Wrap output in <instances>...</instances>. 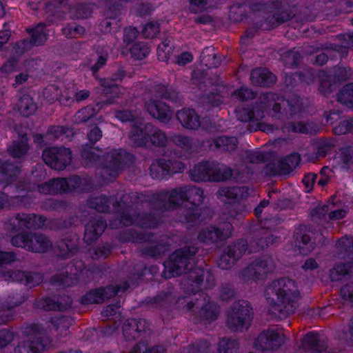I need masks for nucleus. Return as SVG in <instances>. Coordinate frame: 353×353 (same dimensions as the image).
Returning <instances> with one entry per match:
<instances>
[{
	"mask_svg": "<svg viewBox=\"0 0 353 353\" xmlns=\"http://www.w3.org/2000/svg\"><path fill=\"white\" fill-rule=\"evenodd\" d=\"M131 197L134 201H147L152 208L163 210H171L185 201H188L185 205L199 206L204 199L203 190L194 185H184L170 192L152 194H132Z\"/></svg>",
	"mask_w": 353,
	"mask_h": 353,
	"instance_id": "nucleus-1",
	"label": "nucleus"
},
{
	"mask_svg": "<svg viewBox=\"0 0 353 353\" xmlns=\"http://www.w3.org/2000/svg\"><path fill=\"white\" fill-rule=\"evenodd\" d=\"M299 292L295 282L289 278H281L268 285L265 296L272 312L280 319L293 314L296 309Z\"/></svg>",
	"mask_w": 353,
	"mask_h": 353,
	"instance_id": "nucleus-2",
	"label": "nucleus"
},
{
	"mask_svg": "<svg viewBox=\"0 0 353 353\" xmlns=\"http://www.w3.org/2000/svg\"><path fill=\"white\" fill-rule=\"evenodd\" d=\"M204 275L205 272L203 269L196 268L181 282V288L185 292L192 294L190 300L187 301L186 307L188 310L194 313H197L210 302L209 296L201 291Z\"/></svg>",
	"mask_w": 353,
	"mask_h": 353,
	"instance_id": "nucleus-3",
	"label": "nucleus"
},
{
	"mask_svg": "<svg viewBox=\"0 0 353 353\" xmlns=\"http://www.w3.org/2000/svg\"><path fill=\"white\" fill-rule=\"evenodd\" d=\"M198 251L199 248L196 245L185 244L170 255L169 259L165 264V268L168 270L172 276L185 274V276L183 279H186L192 271L199 268L194 267V256Z\"/></svg>",
	"mask_w": 353,
	"mask_h": 353,
	"instance_id": "nucleus-4",
	"label": "nucleus"
},
{
	"mask_svg": "<svg viewBox=\"0 0 353 353\" xmlns=\"http://www.w3.org/2000/svg\"><path fill=\"white\" fill-rule=\"evenodd\" d=\"M134 156L125 150H112L102 156L99 174L105 182L114 181L119 171L134 163Z\"/></svg>",
	"mask_w": 353,
	"mask_h": 353,
	"instance_id": "nucleus-5",
	"label": "nucleus"
},
{
	"mask_svg": "<svg viewBox=\"0 0 353 353\" xmlns=\"http://www.w3.org/2000/svg\"><path fill=\"white\" fill-rule=\"evenodd\" d=\"M263 107L271 110L272 116L278 119L292 117L301 109V103L296 98L285 99L272 92L263 94L260 97Z\"/></svg>",
	"mask_w": 353,
	"mask_h": 353,
	"instance_id": "nucleus-6",
	"label": "nucleus"
},
{
	"mask_svg": "<svg viewBox=\"0 0 353 353\" xmlns=\"http://www.w3.org/2000/svg\"><path fill=\"white\" fill-rule=\"evenodd\" d=\"M253 318L251 303L246 300H239L234 302L228 311L226 325L232 332H243L248 330Z\"/></svg>",
	"mask_w": 353,
	"mask_h": 353,
	"instance_id": "nucleus-7",
	"label": "nucleus"
},
{
	"mask_svg": "<svg viewBox=\"0 0 353 353\" xmlns=\"http://www.w3.org/2000/svg\"><path fill=\"white\" fill-rule=\"evenodd\" d=\"M16 254L14 252L0 251V274L8 281L23 283L29 288L39 285L43 281V276L37 272L21 270H8L2 272L3 265L9 264L16 261Z\"/></svg>",
	"mask_w": 353,
	"mask_h": 353,
	"instance_id": "nucleus-8",
	"label": "nucleus"
},
{
	"mask_svg": "<svg viewBox=\"0 0 353 353\" xmlns=\"http://www.w3.org/2000/svg\"><path fill=\"white\" fill-rule=\"evenodd\" d=\"M25 333L26 339L14 348V353H40L50 343L41 325L32 324L27 327Z\"/></svg>",
	"mask_w": 353,
	"mask_h": 353,
	"instance_id": "nucleus-9",
	"label": "nucleus"
},
{
	"mask_svg": "<svg viewBox=\"0 0 353 353\" xmlns=\"http://www.w3.org/2000/svg\"><path fill=\"white\" fill-rule=\"evenodd\" d=\"M250 188L247 186H225L220 188L216 192L218 199L225 203L235 204L230 210L229 214L232 217L237 218L245 211V206L239 203L242 199H246L249 194Z\"/></svg>",
	"mask_w": 353,
	"mask_h": 353,
	"instance_id": "nucleus-10",
	"label": "nucleus"
},
{
	"mask_svg": "<svg viewBox=\"0 0 353 353\" xmlns=\"http://www.w3.org/2000/svg\"><path fill=\"white\" fill-rule=\"evenodd\" d=\"M145 205L151 209L157 210V208H152V205L147 203H130V200H128V203L122 212L121 215L120 223H122L124 226H128L130 225H136L141 228H154L159 222L158 219L154 214L152 213H137L135 214L132 209L133 205ZM137 208V206H136ZM158 210H160L158 209ZM163 211V210H161Z\"/></svg>",
	"mask_w": 353,
	"mask_h": 353,
	"instance_id": "nucleus-11",
	"label": "nucleus"
},
{
	"mask_svg": "<svg viewBox=\"0 0 353 353\" xmlns=\"http://www.w3.org/2000/svg\"><path fill=\"white\" fill-rule=\"evenodd\" d=\"M132 194L139 193L130 192L129 194H123L120 198L119 201H117L113 196L108 197L103 194L97 196H93L88 201V205L90 208L94 209L99 212H108L110 211V205H112L115 212H118L121 216L125 207L127 206L126 203H128V200H130V203L134 204L139 203H147V201H134L131 197Z\"/></svg>",
	"mask_w": 353,
	"mask_h": 353,
	"instance_id": "nucleus-12",
	"label": "nucleus"
},
{
	"mask_svg": "<svg viewBox=\"0 0 353 353\" xmlns=\"http://www.w3.org/2000/svg\"><path fill=\"white\" fill-rule=\"evenodd\" d=\"M42 158L52 169L63 170L71 161V151L64 147L49 148L43 150Z\"/></svg>",
	"mask_w": 353,
	"mask_h": 353,
	"instance_id": "nucleus-13",
	"label": "nucleus"
},
{
	"mask_svg": "<svg viewBox=\"0 0 353 353\" xmlns=\"http://www.w3.org/2000/svg\"><path fill=\"white\" fill-rule=\"evenodd\" d=\"M248 250V241L245 239H239L228 246L226 251L221 255L217 264L223 270L230 269Z\"/></svg>",
	"mask_w": 353,
	"mask_h": 353,
	"instance_id": "nucleus-14",
	"label": "nucleus"
},
{
	"mask_svg": "<svg viewBox=\"0 0 353 353\" xmlns=\"http://www.w3.org/2000/svg\"><path fill=\"white\" fill-rule=\"evenodd\" d=\"M72 299L65 294L53 296H43L35 299L33 307L43 311H63L70 307Z\"/></svg>",
	"mask_w": 353,
	"mask_h": 353,
	"instance_id": "nucleus-15",
	"label": "nucleus"
},
{
	"mask_svg": "<svg viewBox=\"0 0 353 353\" xmlns=\"http://www.w3.org/2000/svg\"><path fill=\"white\" fill-rule=\"evenodd\" d=\"M301 157L297 153L292 154L277 163L267 164L263 168L266 175H285L292 172L300 163Z\"/></svg>",
	"mask_w": 353,
	"mask_h": 353,
	"instance_id": "nucleus-16",
	"label": "nucleus"
},
{
	"mask_svg": "<svg viewBox=\"0 0 353 353\" xmlns=\"http://www.w3.org/2000/svg\"><path fill=\"white\" fill-rule=\"evenodd\" d=\"M175 299L173 288H169L166 290L159 292L154 296L146 297L141 303V306L148 310H156L161 312H165Z\"/></svg>",
	"mask_w": 353,
	"mask_h": 353,
	"instance_id": "nucleus-17",
	"label": "nucleus"
},
{
	"mask_svg": "<svg viewBox=\"0 0 353 353\" xmlns=\"http://www.w3.org/2000/svg\"><path fill=\"white\" fill-rule=\"evenodd\" d=\"M129 285L125 283L124 287L120 285H108L105 288L91 290L89 292L83 295L81 298L83 304L100 303L103 301L111 299L119 292H125Z\"/></svg>",
	"mask_w": 353,
	"mask_h": 353,
	"instance_id": "nucleus-18",
	"label": "nucleus"
},
{
	"mask_svg": "<svg viewBox=\"0 0 353 353\" xmlns=\"http://www.w3.org/2000/svg\"><path fill=\"white\" fill-rule=\"evenodd\" d=\"M284 343V335L273 329L261 332L254 341V346L262 351L275 350Z\"/></svg>",
	"mask_w": 353,
	"mask_h": 353,
	"instance_id": "nucleus-19",
	"label": "nucleus"
},
{
	"mask_svg": "<svg viewBox=\"0 0 353 353\" xmlns=\"http://www.w3.org/2000/svg\"><path fill=\"white\" fill-rule=\"evenodd\" d=\"M148 112L160 122L167 123L172 119V113L170 107L162 101L150 99L145 103Z\"/></svg>",
	"mask_w": 353,
	"mask_h": 353,
	"instance_id": "nucleus-20",
	"label": "nucleus"
},
{
	"mask_svg": "<svg viewBox=\"0 0 353 353\" xmlns=\"http://www.w3.org/2000/svg\"><path fill=\"white\" fill-rule=\"evenodd\" d=\"M152 91L154 96L157 98L167 100L176 105L183 103V95L174 85L159 83L154 85Z\"/></svg>",
	"mask_w": 353,
	"mask_h": 353,
	"instance_id": "nucleus-21",
	"label": "nucleus"
},
{
	"mask_svg": "<svg viewBox=\"0 0 353 353\" xmlns=\"http://www.w3.org/2000/svg\"><path fill=\"white\" fill-rule=\"evenodd\" d=\"M301 347L308 353H321L326 350L327 343L323 335L310 332L302 339Z\"/></svg>",
	"mask_w": 353,
	"mask_h": 353,
	"instance_id": "nucleus-22",
	"label": "nucleus"
},
{
	"mask_svg": "<svg viewBox=\"0 0 353 353\" xmlns=\"http://www.w3.org/2000/svg\"><path fill=\"white\" fill-rule=\"evenodd\" d=\"M272 12V14L268 16L266 19L272 27H276L288 22L294 16L287 4L279 1L274 3Z\"/></svg>",
	"mask_w": 353,
	"mask_h": 353,
	"instance_id": "nucleus-23",
	"label": "nucleus"
},
{
	"mask_svg": "<svg viewBox=\"0 0 353 353\" xmlns=\"http://www.w3.org/2000/svg\"><path fill=\"white\" fill-rule=\"evenodd\" d=\"M178 208L177 214L179 221L181 223H188L190 225H196L204 221L199 206L185 205V206H179Z\"/></svg>",
	"mask_w": 353,
	"mask_h": 353,
	"instance_id": "nucleus-24",
	"label": "nucleus"
},
{
	"mask_svg": "<svg viewBox=\"0 0 353 353\" xmlns=\"http://www.w3.org/2000/svg\"><path fill=\"white\" fill-rule=\"evenodd\" d=\"M268 222V220L266 219L263 225H256L250 228L248 237L250 252H256L267 248L265 232H266L265 226Z\"/></svg>",
	"mask_w": 353,
	"mask_h": 353,
	"instance_id": "nucleus-25",
	"label": "nucleus"
},
{
	"mask_svg": "<svg viewBox=\"0 0 353 353\" xmlns=\"http://www.w3.org/2000/svg\"><path fill=\"white\" fill-rule=\"evenodd\" d=\"M106 227V221L101 216L90 220L85 226L83 240L86 243L91 244L98 239Z\"/></svg>",
	"mask_w": 353,
	"mask_h": 353,
	"instance_id": "nucleus-26",
	"label": "nucleus"
},
{
	"mask_svg": "<svg viewBox=\"0 0 353 353\" xmlns=\"http://www.w3.org/2000/svg\"><path fill=\"white\" fill-rule=\"evenodd\" d=\"M79 241V237L74 234L59 240L55 245L57 255L63 258L72 256L78 250Z\"/></svg>",
	"mask_w": 353,
	"mask_h": 353,
	"instance_id": "nucleus-27",
	"label": "nucleus"
},
{
	"mask_svg": "<svg viewBox=\"0 0 353 353\" xmlns=\"http://www.w3.org/2000/svg\"><path fill=\"white\" fill-rule=\"evenodd\" d=\"M304 226L296 229L293 236V244L301 254L307 255L314 249L316 244L310 236L305 233Z\"/></svg>",
	"mask_w": 353,
	"mask_h": 353,
	"instance_id": "nucleus-28",
	"label": "nucleus"
},
{
	"mask_svg": "<svg viewBox=\"0 0 353 353\" xmlns=\"http://www.w3.org/2000/svg\"><path fill=\"white\" fill-rule=\"evenodd\" d=\"M276 76L264 68H258L252 70L250 81L253 85L261 87H270L276 82Z\"/></svg>",
	"mask_w": 353,
	"mask_h": 353,
	"instance_id": "nucleus-29",
	"label": "nucleus"
},
{
	"mask_svg": "<svg viewBox=\"0 0 353 353\" xmlns=\"http://www.w3.org/2000/svg\"><path fill=\"white\" fill-rule=\"evenodd\" d=\"M209 142L210 150L229 153L235 151L238 146V140L235 137L220 136Z\"/></svg>",
	"mask_w": 353,
	"mask_h": 353,
	"instance_id": "nucleus-30",
	"label": "nucleus"
},
{
	"mask_svg": "<svg viewBox=\"0 0 353 353\" xmlns=\"http://www.w3.org/2000/svg\"><path fill=\"white\" fill-rule=\"evenodd\" d=\"M176 117L181 125L187 129L197 130L201 124L199 117L193 109L183 108L179 110Z\"/></svg>",
	"mask_w": 353,
	"mask_h": 353,
	"instance_id": "nucleus-31",
	"label": "nucleus"
},
{
	"mask_svg": "<svg viewBox=\"0 0 353 353\" xmlns=\"http://www.w3.org/2000/svg\"><path fill=\"white\" fill-rule=\"evenodd\" d=\"M112 103V100H105L103 101L98 102L93 105H87L79 111H77L74 115V122L77 123H85L90 119L94 117L99 110L103 108L105 105Z\"/></svg>",
	"mask_w": 353,
	"mask_h": 353,
	"instance_id": "nucleus-32",
	"label": "nucleus"
},
{
	"mask_svg": "<svg viewBox=\"0 0 353 353\" xmlns=\"http://www.w3.org/2000/svg\"><path fill=\"white\" fill-rule=\"evenodd\" d=\"M189 176L195 182L211 181V162L202 161L194 165L190 170Z\"/></svg>",
	"mask_w": 353,
	"mask_h": 353,
	"instance_id": "nucleus-33",
	"label": "nucleus"
},
{
	"mask_svg": "<svg viewBox=\"0 0 353 353\" xmlns=\"http://www.w3.org/2000/svg\"><path fill=\"white\" fill-rule=\"evenodd\" d=\"M72 268V265H68L65 271L57 273L52 276L50 279V283L54 286L63 288L76 285L78 282L77 276L74 274H69L68 271V269L71 270Z\"/></svg>",
	"mask_w": 353,
	"mask_h": 353,
	"instance_id": "nucleus-34",
	"label": "nucleus"
},
{
	"mask_svg": "<svg viewBox=\"0 0 353 353\" xmlns=\"http://www.w3.org/2000/svg\"><path fill=\"white\" fill-rule=\"evenodd\" d=\"M17 215L19 217L23 230L41 228L46 221V218L43 216L37 215L34 213H17Z\"/></svg>",
	"mask_w": 353,
	"mask_h": 353,
	"instance_id": "nucleus-35",
	"label": "nucleus"
},
{
	"mask_svg": "<svg viewBox=\"0 0 353 353\" xmlns=\"http://www.w3.org/2000/svg\"><path fill=\"white\" fill-rule=\"evenodd\" d=\"M30 145L26 140H13L8 147L7 151L9 154L19 162L23 161L30 150Z\"/></svg>",
	"mask_w": 353,
	"mask_h": 353,
	"instance_id": "nucleus-36",
	"label": "nucleus"
},
{
	"mask_svg": "<svg viewBox=\"0 0 353 353\" xmlns=\"http://www.w3.org/2000/svg\"><path fill=\"white\" fill-rule=\"evenodd\" d=\"M145 133L148 137V141H150L153 145L159 148L166 145V134L151 123H145Z\"/></svg>",
	"mask_w": 353,
	"mask_h": 353,
	"instance_id": "nucleus-37",
	"label": "nucleus"
},
{
	"mask_svg": "<svg viewBox=\"0 0 353 353\" xmlns=\"http://www.w3.org/2000/svg\"><path fill=\"white\" fill-rule=\"evenodd\" d=\"M20 171L17 165H14L9 161L2 163L0 165L1 184H4L3 187H6L19 174Z\"/></svg>",
	"mask_w": 353,
	"mask_h": 353,
	"instance_id": "nucleus-38",
	"label": "nucleus"
},
{
	"mask_svg": "<svg viewBox=\"0 0 353 353\" xmlns=\"http://www.w3.org/2000/svg\"><path fill=\"white\" fill-rule=\"evenodd\" d=\"M30 243V252L43 253L48 250L52 247V242L46 235L32 232Z\"/></svg>",
	"mask_w": 353,
	"mask_h": 353,
	"instance_id": "nucleus-39",
	"label": "nucleus"
},
{
	"mask_svg": "<svg viewBox=\"0 0 353 353\" xmlns=\"http://www.w3.org/2000/svg\"><path fill=\"white\" fill-rule=\"evenodd\" d=\"M226 234L218 227L209 226L203 229L199 234V241L210 243L222 241L225 239Z\"/></svg>",
	"mask_w": 353,
	"mask_h": 353,
	"instance_id": "nucleus-40",
	"label": "nucleus"
},
{
	"mask_svg": "<svg viewBox=\"0 0 353 353\" xmlns=\"http://www.w3.org/2000/svg\"><path fill=\"white\" fill-rule=\"evenodd\" d=\"M230 167L217 162H211V181H227L232 176Z\"/></svg>",
	"mask_w": 353,
	"mask_h": 353,
	"instance_id": "nucleus-41",
	"label": "nucleus"
},
{
	"mask_svg": "<svg viewBox=\"0 0 353 353\" xmlns=\"http://www.w3.org/2000/svg\"><path fill=\"white\" fill-rule=\"evenodd\" d=\"M352 274H353V260L337 263L330 270V278L332 281H340L345 276Z\"/></svg>",
	"mask_w": 353,
	"mask_h": 353,
	"instance_id": "nucleus-42",
	"label": "nucleus"
},
{
	"mask_svg": "<svg viewBox=\"0 0 353 353\" xmlns=\"http://www.w3.org/2000/svg\"><path fill=\"white\" fill-rule=\"evenodd\" d=\"M101 151L98 148H93L89 144L81 145V157L84 161L85 166H92L97 163L101 159Z\"/></svg>",
	"mask_w": 353,
	"mask_h": 353,
	"instance_id": "nucleus-43",
	"label": "nucleus"
},
{
	"mask_svg": "<svg viewBox=\"0 0 353 353\" xmlns=\"http://www.w3.org/2000/svg\"><path fill=\"white\" fill-rule=\"evenodd\" d=\"M131 141L135 146L142 147L148 142V137L145 133V124L136 123L133 125L129 134Z\"/></svg>",
	"mask_w": 353,
	"mask_h": 353,
	"instance_id": "nucleus-44",
	"label": "nucleus"
},
{
	"mask_svg": "<svg viewBox=\"0 0 353 353\" xmlns=\"http://www.w3.org/2000/svg\"><path fill=\"white\" fill-rule=\"evenodd\" d=\"M200 59L201 64L209 68H218L222 61L221 56L216 54L212 47H207L202 51Z\"/></svg>",
	"mask_w": 353,
	"mask_h": 353,
	"instance_id": "nucleus-45",
	"label": "nucleus"
},
{
	"mask_svg": "<svg viewBox=\"0 0 353 353\" xmlns=\"http://www.w3.org/2000/svg\"><path fill=\"white\" fill-rule=\"evenodd\" d=\"M27 32L30 34L31 39H29L34 46L43 45L48 39V34L46 30V24L39 23L32 29H28Z\"/></svg>",
	"mask_w": 353,
	"mask_h": 353,
	"instance_id": "nucleus-46",
	"label": "nucleus"
},
{
	"mask_svg": "<svg viewBox=\"0 0 353 353\" xmlns=\"http://www.w3.org/2000/svg\"><path fill=\"white\" fill-rule=\"evenodd\" d=\"M37 108L33 99L29 94H23L19 100L18 109L24 117H29L34 113Z\"/></svg>",
	"mask_w": 353,
	"mask_h": 353,
	"instance_id": "nucleus-47",
	"label": "nucleus"
},
{
	"mask_svg": "<svg viewBox=\"0 0 353 353\" xmlns=\"http://www.w3.org/2000/svg\"><path fill=\"white\" fill-rule=\"evenodd\" d=\"M256 266L257 270L263 278L268 274L273 272L275 268V264L273 259L270 256H263L253 261Z\"/></svg>",
	"mask_w": 353,
	"mask_h": 353,
	"instance_id": "nucleus-48",
	"label": "nucleus"
},
{
	"mask_svg": "<svg viewBox=\"0 0 353 353\" xmlns=\"http://www.w3.org/2000/svg\"><path fill=\"white\" fill-rule=\"evenodd\" d=\"M288 128L289 131L301 134H314L316 132V126L312 122H290Z\"/></svg>",
	"mask_w": 353,
	"mask_h": 353,
	"instance_id": "nucleus-49",
	"label": "nucleus"
},
{
	"mask_svg": "<svg viewBox=\"0 0 353 353\" xmlns=\"http://www.w3.org/2000/svg\"><path fill=\"white\" fill-rule=\"evenodd\" d=\"M239 278L241 281L244 282L257 281L263 279L259 271L257 270L254 261L250 263L239 273Z\"/></svg>",
	"mask_w": 353,
	"mask_h": 353,
	"instance_id": "nucleus-50",
	"label": "nucleus"
},
{
	"mask_svg": "<svg viewBox=\"0 0 353 353\" xmlns=\"http://www.w3.org/2000/svg\"><path fill=\"white\" fill-rule=\"evenodd\" d=\"M337 100L348 108L353 107V83L346 84L340 90Z\"/></svg>",
	"mask_w": 353,
	"mask_h": 353,
	"instance_id": "nucleus-51",
	"label": "nucleus"
},
{
	"mask_svg": "<svg viewBox=\"0 0 353 353\" xmlns=\"http://www.w3.org/2000/svg\"><path fill=\"white\" fill-rule=\"evenodd\" d=\"M197 313L202 319L209 322L214 321L219 314V307L214 302H209Z\"/></svg>",
	"mask_w": 353,
	"mask_h": 353,
	"instance_id": "nucleus-52",
	"label": "nucleus"
},
{
	"mask_svg": "<svg viewBox=\"0 0 353 353\" xmlns=\"http://www.w3.org/2000/svg\"><path fill=\"white\" fill-rule=\"evenodd\" d=\"M303 49L304 52L307 54L317 53L320 51V50H333L334 51L345 54V56L347 55L348 52V50L347 49L346 46H339L337 44H330L329 47L327 46V44H323L319 47L307 46L303 48Z\"/></svg>",
	"mask_w": 353,
	"mask_h": 353,
	"instance_id": "nucleus-53",
	"label": "nucleus"
},
{
	"mask_svg": "<svg viewBox=\"0 0 353 353\" xmlns=\"http://www.w3.org/2000/svg\"><path fill=\"white\" fill-rule=\"evenodd\" d=\"M31 234L30 232L18 233L11 238L10 243L14 247L21 248L29 251Z\"/></svg>",
	"mask_w": 353,
	"mask_h": 353,
	"instance_id": "nucleus-54",
	"label": "nucleus"
},
{
	"mask_svg": "<svg viewBox=\"0 0 353 353\" xmlns=\"http://www.w3.org/2000/svg\"><path fill=\"white\" fill-rule=\"evenodd\" d=\"M150 175L153 179H162L168 176L165 165V159H159L154 161L150 167Z\"/></svg>",
	"mask_w": 353,
	"mask_h": 353,
	"instance_id": "nucleus-55",
	"label": "nucleus"
},
{
	"mask_svg": "<svg viewBox=\"0 0 353 353\" xmlns=\"http://www.w3.org/2000/svg\"><path fill=\"white\" fill-rule=\"evenodd\" d=\"M62 34L68 39L77 38L85 32V28L76 22L67 23L62 29Z\"/></svg>",
	"mask_w": 353,
	"mask_h": 353,
	"instance_id": "nucleus-56",
	"label": "nucleus"
},
{
	"mask_svg": "<svg viewBox=\"0 0 353 353\" xmlns=\"http://www.w3.org/2000/svg\"><path fill=\"white\" fill-rule=\"evenodd\" d=\"M168 250V245L167 244L157 243L146 246L142 249L141 252L145 256L157 257L163 254Z\"/></svg>",
	"mask_w": 353,
	"mask_h": 353,
	"instance_id": "nucleus-57",
	"label": "nucleus"
},
{
	"mask_svg": "<svg viewBox=\"0 0 353 353\" xmlns=\"http://www.w3.org/2000/svg\"><path fill=\"white\" fill-rule=\"evenodd\" d=\"M129 50L132 57L137 60L143 59L150 52L148 44L144 42L135 43L131 48H130Z\"/></svg>",
	"mask_w": 353,
	"mask_h": 353,
	"instance_id": "nucleus-58",
	"label": "nucleus"
},
{
	"mask_svg": "<svg viewBox=\"0 0 353 353\" xmlns=\"http://www.w3.org/2000/svg\"><path fill=\"white\" fill-rule=\"evenodd\" d=\"M232 173L231 180L242 183L248 182L252 174L250 169L243 165L232 169Z\"/></svg>",
	"mask_w": 353,
	"mask_h": 353,
	"instance_id": "nucleus-59",
	"label": "nucleus"
},
{
	"mask_svg": "<svg viewBox=\"0 0 353 353\" xmlns=\"http://www.w3.org/2000/svg\"><path fill=\"white\" fill-rule=\"evenodd\" d=\"M101 30L104 33H112L119 30L121 25L117 17H108L100 23Z\"/></svg>",
	"mask_w": 353,
	"mask_h": 353,
	"instance_id": "nucleus-60",
	"label": "nucleus"
},
{
	"mask_svg": "<svg viewBox=\"0 0 353 353\" xmlns=\"http://www.w3.org/2000/svg\"><path fill=\"white\" fill-rule=\"evenodd\" d=\"M239 347L236 339L223 338L219 343V353H236Z\"/></svg>",
	"mask_w": 353,
	"mask_h": 353,
	"instance_id": "nucleus-61",
	"label": "nucleus"
},
{
	"mask_svg": "<svg viewBox=\"0 0 353 353\" xmlns=\"http://www.w3.org/2000/svg\"><path fill=\"white\" fill-rule=\"evenodd\" d=\"M125 239L131 242L141 243L149 241L153 236L152 234L148 232H139L134 229H129L125 232Z\"/></svg>",
	"mask_w": 353,
	"mask_h": 353,
	"instance_id": "nucleus-62",
	"label": "nucleus"
},
{
	"mask_svg": "<svg viewBox=\"0 0 353 353\" xmlns=\"http://www.w3.org/2000/svg\"><path fill=\"white\" fill-rule=\"evenodd\" d=\"M74 320L68 316L61 315L52 318L51 323L54 327L60 332L66 331L74 323Z\"/></svg>",
	"mask_w": 353,
	"mask_h": 353,
	"instance_id": "nucleus-63",
	"label": "nucleus"
},
{
	"mask_svg": "<svg viewBox=\"0 0 353 353\" xmlns=\"http://www.w3.org/2000/svg\"><path fill=\"white\" fill-rule=\"evenodd\" d=\"M282 59L288 67L297 66L302 61V56L298 50L292 49L282 54Z\"/></svg>",
	"mask_w": 353,
	"mask_h": 353,
	"instance_id": "nucleus-64",
	"label": "nucleus"
}]
</instances>
